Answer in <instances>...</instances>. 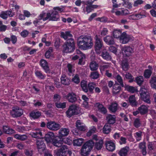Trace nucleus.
<instances>
[{
	"mask_svg": "<svg viewBox=\"0 0 156 156\" xmlns=\"http://www.w3.org/2000/svg\"><path fill=\"white\" fill-rule=\"evenodd\" d=\"M77 44L79 48L81 49L87 50L92 47L93 39L91 36L82 35L78 38Z\"/></svg>",
	"mask_w": 156,
	"mask_h": 156,
	"instance_id": "nucleus-1",
	"label": "nucleus"
},
{
	"mask_svg": "<svg viewBox=\"0 0 156 156\" xmlns=\"http://www.w3.org/2000/svg\"><path fill=\"white\" fill-rule=\"evenodd\" d=\"M81 87L85 93L88 92L93 93V90L96 86V83L93 82H90L87 83V81L83 80L81 82Z\"/></svg>",
	"mask_w": 156,
	"mask_h": 156,
	"instance_id": "nucleus-2",
	"label": "nucleus"
},
{
	"mask_svg": "<svg viewBox=\"0 0 156 156\" xmlns=\"http://www.w3.org/2000/svg\"><path fill=\"white\" fill-rule=\"evenodd\" d=\"M63 51L68 53L73 52L75 49V44L74 40L72 38L68 39L63 46Z\"/></svg>",
	"mask_w": 156,
	"mask_h": 156,
	"instance_id": "nucleus-3",
	"label": "nucleus"
},
{
	"mask_svg": "<svg viewBox=\"0 0 156 156\" xmlns=\"http://www.w3.org/2000/svg\"><path fill=\"white\" fill-rule=\"evenodd\" d=\"M66 113L67 116L70 118L73 115L79 114L80 108L76 105H72L69 106Z\"/></svg>",
	"mask_w": 156,
	"mask_h": 156,
	"instance_id": "nucleus-4",
	"label": "nucleus"
},
{
	"mask_svg": "<svg viewBox=\"0 0 156 156\" xmlns=\"http://www.w3.org/2000/svg\"><path fill=\"white\" fill-rule=\"evenodd\" d=\"M95 43L94 45L95 51L98 54H101V50L102 48L104 47L103 42L99 36L96 35L94 37Z\"/></svg>",
	"mask_w": 156,
	"mask_h": 156,
	"instance_id": "nucleus-5",
	"label": "nucleus"
},
{
	"mask_svg": "<svg viewBox=\"0 0 156 156\" xmlns=\"http://www.w3.org/2000/svg\"><path fill=\"white\" fill-rule=\"evenodd\" d=\"M46 127L50 130L57 131L60 128L61 126L55 121H50L47 123Z\"/></svg>",
	"mask_w": 156,
	"mask_h": 156,
	"instance_id": "nucleus-6",
	"label": "nucleus"
},
{
	"mask_svg": "<svg viewBox=\"0 0 156 156\" xmlns=\"http://www.w3.org/2000/svg\"><path fill=\"white\" fill-rule=\"evenodd\" d=\"M67 149V146L64 145L60 149L57 151H55L54 153L56 156H66Z\"/></svg>",
	"mask_w": 156,
	"mask_h": 156,
	"instance_id": "nucleus-7",
	"label": "nucleus"
},
{
	"mask_svg": "<svg viewBox=\"0 0 156 156\" xmlns=\"http://www.w3.org/2000/svg\"><path fill=\"white\" fill-rule=\"evenodd\" d=\"M23 113V110L18 107L14 108L10 112V114L13 117H17L21 116Z\"/></svg>",
	"mask_w": 156,
	"mask_h": 156,
	"instance_id": "nucleus-8",
	"label": "nucleus"
},
{
	"mask_svg": "<svg viewBox=\"0 0 156 156\" xmlns=\"http://www.w3.org/2000/svg\"><path fill=\"white\" fill-rule=\"evenodd\" d=\"M123 54L126 56H129L133 52V49L129 46H125L121 48Z\"/></svg>",
	"mask_w": 156,
	"mask_h": 156,
	"instance_id": "nucleus-9",
	"label": "nucleus"
},
{
	"mask_svg": "<svg viewBox=\"0 0 156 156\" xmlns=\"http://www.w3.org/2000/svg\"><path fill=\"white\" fill-rule=\"evenodd\" d=\"M65 98L69 102L73 103L75 102L77 98L76 94L73 93H70L65 96Z\"/></svg>",
	"mask_w": 156,
	"mask_h": 156,
	"instance_id": "nucleus-10",
	"label": "nucleus"
},
{
	"mask_svg": "<svg viewBox=\"0 0 156 156\" xmlns=\"http://www.w3.org/2000/svg\"><path fill=\"white\" fill-rule=\"evenodd\" d=\"M52 144L57 147H61L63 144V141L59 136L54 137L52 141Z\"/></svg>",
	"mask_w": 156,
	"mask_h": 156,
	"instance_id": "nucleus-11",
	"label": "nucleus"
},
{
	"mask_svg": "<svg viewBox=\"0 0 156 156\" xmlns=\"http://www.w3.org/2000/svg\"><path fill=\"white\" fill-rule=\"evenodd\" d=\"M50 16L49 17V21H57L59 18L58 12L57 11H52L51 13L49 12Z\"/></svg>",
	"mask_w": 156,
	"mask_h": 156,
	"instance_id": "nucleus-12",
	"label": "nucleus"
},
{
	"mask_svg": "<svg viewBox=\"0 0 156 156\" xmlns=\"http://www.w3.org/2000/svg\"><path fill=\"white\" fill-rule=\"evenodd\" d=\"M95 106L97 108L99 112L104 115L107 114L108 112L107 110L102 104L97 103H96Z\"/></svg>",
	"mask_w": 156,
	"mask_h": 156,
	"instance_id": "nucleus-13",
	"label": "nucleus"
},
{
	"mask_svg": "<svg viewBox=\"0 0 156 156\" xmlns=\"http://www.w3.org/2000/svg\"><path fill=\"white\" fill-rule=\"evenodd\" d=\"M106 149L110 151H113L115 149L114 143L111 141H107L105 142Z\"/></svg>",
	"mask_w": 156,
	"mask_h": 156,
	"instance_id": "nucleus-14",
	"label": "nucleus"
},
{
	"mask_svg": "<svg viewBox=\"0 0 156 156\" xmlns=\"http://www.w3.org/2000/svg\"><path fill=\"white\" fill-rule=\"evenodd\" d=\"M130 38V36L124 32L122 33L120 39L122 44H125L129 41Z\"/></svg>",
	"mask_w": 156,
	"mask_h": 156,
	"instance_id": "nucleus-15",
	"label": "nucleus"
},
{
	"mask_svg": "<svg viewBox=\"0 0 156 156\" xmlns=\"http://www.w3.org/2000/svg\"><path fill=\"white\" fill-rule=\"evenodd\" d=\"M37 147L38 150L43 151L45 148V145L43 140L40 139L36 142Z\"/></svg>",
	"mask_w": 156,
	"mask_h": 156,
	"instance_id": "nucleus-16",
	"label": "nucleus"
},
{
	"mask_svg": "<svg viewBox=\"0 0 156 156\" xmlns=\"http://www.w3.org/2000/svg\"><path fill=\"white\" fill-rule=\"evenodd\" d=\"M129 150V147L126 146L121 148L118 152L120 156H127Z\"/></svg>",
	"mask_w": 156,
	"mask_h": 156,
	"instance_id": "nucleus-17",
	"label": "nucleus"
},
{
	"mask_svg": "<svg viewBox=\"0 0 156 156\" xmlns=\"http://www.w3.org/2000/svg\"><path fill=\"white\" fill-rule=\"evenodd\" d=\"M106 120L107 122V123L109 125L113 124L115 123L116 121V117L115 115L108 114L106 116Z\"/></svg>",
	"mask_w": 156,
	"mask_h": 156,
	"instance_id": "nucleus-18",
	"label": "nucleus"
},
{
	"mask_svg": "<svg viewBox=\"0 0 156 156\" xmlns=\"http://www.w3.org/2000/svg\"><path fill=\"white\" fill-rule=\"evenodd\" d=\"M129 102L130 105L133 107H136L138 105L135 96L134 95H130L128 98Z\"/></svg>",
	"mask_w": 156,
	"mask_h": 156,
	"instance_id": "nucleus-19",
	"label": "nucleus"
},
{
	"mask_svg": "<svg viewBox=\"0 0 156 156\" xmlns=\"http://www.w3.org/2000/svg\"><path fill=\"white\" fill-rule=\"evenodd\" d=\"M100 55L104 59L107 61L111 60L112 58L109 53L106 50H103L101 52Z\"/></svg>",
	"mask_w": 156,
	"mask_h": 156,
	"instance_id": "nucleus-20",
	"label": "nucleus"
},
{
	"mask_svg": "<svg viewBox=\"0 0 156 156\" xmlns=\"http://www.w3.org/2000/svg\"><path fill=\"white\" fill-rule=\"evenodd\" d=\"M69 130L68 128H61L58 131V136L60 137L67 136L69 134Z\"/></svg>",
	"mask_w": 156,
	"mask_h": 156,
	"instance_id": "nucleus-21",
	"label": "nucleus"
},
{
	"mask_svg": "<svg viewBox=\"0 0 156 156\" xmlns=\"http://www.w3.org/2000/svg\"><path fill=\"white\" fill-rule=\"evenodd\" d=\"M40 65L41 66L47 73H49V68L47 62L44 59H41L40 61Z\"/></svg>",
	"mask_w": 156,
	"mask_h": 156,
	"instance_id": "nucleus-22",
	"label": "nucleus"
},
{
	"mask_svg": "<svg viewBox=\"0 0 156 156\" xmlns=\"http://www.w3.org/2000/svg\"><path fill=\"white\" fill-rule=\"evenodd\" d=\"M54 133L52 132H48L45 135L44 139L47 143H49L52 142L54 137Z\"/></svg>",
	"mask_w": 156,
	"mask_h": 156,
	"instance_id": "nucleus-23",
	"label": "nucleus"
},
{
	"mask_svg": "<svg viewBox=\"0 0 156 156\" xmlns=\"http://www.w3.org/2000/svg\"><path fill=\"white\" fill-rule=\"evenodd\" d=\"M121 85L118 83H115L113 85L112 91L114 94L119 93L121 89Z\"/></svg>",
	"mask_w": 156,
	"mask_h": 156,
	"instance_id": "nucleus-24",
	"label": "nucleus"
},
{
	"mask_svg": "<svg viewBox=\"0 0 156 156\" xmlns=\"http://www.w3.org/2000/svg\"><path fill=\"white\" fill-rule=\"evenodd\" d=\"M104 41L108 45L113 44L115 43L114 39L112 36H106L104 38Z\"/></svg>",
	"mask_w": 156,
	"mask_h": 156,
	"instance_id": "nucleus-25",
	"label": "nucleus"
},
{
	"mask_svg": "<svg viewBox=\"0 0 156 156\" xmlns=\"http://www.w3.org/2000/svg\"><path fill=\"white\" fill-rule=\"evenodd\" d=\"M61 37L65 40L68 39L72 38L73 35L69 31H66L65 32H61Z\"/></svg>",
	"mask_w": 156,
	"mask_h": 156,
	"instance_id": "nucleus-26",
	"label": "nucleus"
},
{
	"mask_svg": "<svg viewBox=\"0 0 156 156\" xmlns=\"http://www.w3.org/2000/svg\"><path fill=\"white\" fill-rule=\"evenodd\" d=\"M148 107L145 105H142L138 107V110L140 112V113L141 115L146 114L148 111Z\"/></svg>",
	"mask_w": 156,
	"mask_h": 156,
	"instance_id": "nucleus-27",
	"label": "nucleus"
},
{
	"mask_svg": "<svg viewBox=\"0 0 156 156\" xmlns=\"http://www.w3.org/2000/svg\"><path fill=\"white\" fill-rule=\"evenodd\" d=\"M140 95V98L145 102L147 104L151 103V101L150 99V96L148 93H145V94Z\"/></svg>",
	"mask_w": 156,
	"mask_h": 156,
	"instance_id": "nucleus-28",
	"label": "nucleus"
},
{
	"mask_svg": "<svg viewBox=\"0 0 156 156\" xmlns=\"http://www.w3.org/2000/svg\"><path fill=\"white\" fill-rule=\"evenodd\" d=\"M118 104L115 102L112 103L109 107L108 109L112 112L114 113L118 110Z\"/></svg>",
	"mask_w": 156,
	"mask_h": 156,
	"instance_id": "nucleus-29",
	"label": "nucleus"
},
{
	"mask_svg": "<svg viewBox=\"0 0 156 156\" xmlns=\"http://www.w3.org/2000/svg\"><path fill=\"white\" fill-rule=\"evenodd\" d=\"M76 127L80 131H84L85 130V126L83 123L80 120H78L76 122Z\"/></svg>",
	"mask_w": 156,
	"mask_h": 156,
	"instance_id": "nucleus-30",
	"label": "nucleus"
},
{
	"mask_svg": "<svg viewBox=\"0 0 156 156\" xmlns=\"http://www.w3.org/2000/svg\"><path fill=\"white\" fill-rule=\"evenodd\" d=\"M30 135L32 137L38 138L42 136V134L41 131L38 129L31 133H30Z\"/></svg>",
	"mask_w": 156,
	"mask_h": 156,
	"instance_id": "nucleus-31",
	"label": "nucleus"
},
{
	"mask_svg": "<svg viewBox=\"0 0 156 156\" xmlns=\"http://www.w3.org/2000/svg\"><path fill=\"white\" fill-rule=\"evenodd\" d=\"M99 66L98 64L95 61H92L90 62L89 67L90 69L92 71H94L97 70Z\"/></svg>",
	"mask_w": 156,
	"mask_h": 156,
	"instance_id": "nucleus-32",
	"label": "nucleus"
},
{
	"mask_svg": "<svg viewBox=\"0 0 156 156\" xmlns=\"http://www.w3.org/2000/svg\"><path fill=\"white\" fill-rule=\"evenodd\" d=\"M111 129L110 125L108 123H105L102 129V132L103 133L108 134L111 131Z\"/></svg>",
	"mask_w": 156,
	"mask_h": 156,
	"instance_id": "nucleus-33",
	"label": "nucleus"
},
{
	"mask_svg": "<svg viewBox=\"0 0 156 156\" xmlns=\"http://www.w3.org/2000/svg\"><path fill=\"white\" fill-rule=\"evenodd\" d=\"M30 116L34 119L38 118L41 115V113L39 111H33L30 112Z\"/></svg>",
	"mask_w": 156,
	"mask_h": 156,
	"instance_id": "nucleus-34",
	"label": "nucleus"
},
{
	"mask_svg": "<svg viewBox=\"0 0 156 156\" xmlns=\"http://www.w3.org/2000/svg\"><path fill=\"white\" fill-rule=\"evenodd\" d=\"M94 142L92 140H89L83 145L84 147L89 149L91 151L93 148L94 145Z\"/></svg>",
	"mask_w": 156,
	"mask_h": 156,
	"instance_id": "nucleus-35",
	"label": "nucleus"
},
{
	"mask_svg": "<svg viewBox=\"0 0 156 156\" xmlns=\"http://www.w3.org/2000/svg\"><path fill=\"white\" fill-rule=\"evenodd\" d=\"M103 143V141L102 139H100L98 141L95 142L94 148L98 150H99L102 148Z\"/></svg>",
	"mask_w": 156,
	"mask_h": 156,
	"instance_id": "nucleus-36",
	"label": "nucleus"
},
{
	"mask_svg": "<svg viewBox=\"0 0 156 156\" xmlns=\"http://www.w3.org/2000/svg\"><path fill=\"white\" fill-rule=\"evenodd\" d=\"M61 81L62 84L68 85L69 84L70 80L64 75L61 78Z\"/></svg>",
	"mask_w": 156,
	"mask_h": 156,
	"instance_id": "nucleus-37",
	"label": "nucleus"
},
{
	"mask_svg": "<svg viewBox=\"0 0 156 156\" xmlns=\"http://www.w3.org/2000/svg\"><path fill=\"white\" fill-rule=\"evenodd\" d=\"M3 130L4 132L9 134H11L15 133V131L14 130L6 126H3Z\"/></svg>",
	"mask_w": 156,
	"mask_h": 156,
	"instance_id": "nucleus-38",
	"label": "nucleus"
},
{
	"mask_svg": "<svg viewBox=\"0 0 156 156\" xmlns=\"http://www.w3.org/2000/svg\"><path fill=\"white\" fill-rule=\"evenodd\" d=\"M50 16L49 13H47L42 12L39 16V20L42 19L43 21H45L49 19V17Z\"/></svg>",
	"mask_w": 156,
	"mask_h": 156,
	"instance_id": "nucleus-39",
	"label": "nucleus"
},
{
	"mask_svg": "<svg viewBox=\"0 0 156 156\" xmlns=\"http://www.w3.org/2000/svg\"><path fill=\"white\" fill-rule=\"evenodd\" d=\"M14 137L15 138L21 141H24L27 140L28 138L27 136L25 135H20L19 134H16L14 135Z\"/></svg>",
	"mask_w": 156,
	"mask_h": 156,
	"instance_id": "nucleus-40",
	"label": "nucleus"
},
{
	"mask_svg": "<svg viewBox=\"0 0 156 156\" xmlns=\"http://www.w3.org/2000/svg\"><path fill=\"white\" fill-rule=\"evenodd\" d=\"M83 142V139L82 138L75 139L73 140V144L74 146H80Z\"/></svg>",
	"mask_w": 156,
	"mask_h": 156,
	"instance_id": "nucleus-41",
	"label": "nucleus"
},
{
	"mask_svg": "<svg viewBox=\"0 0 156 156\" xmlns=\"http://www.w3.org/2000/svg\"><path fill=\"white\" fill-rule=\"evenodd\" d=\"M90 151L89 148L88 149L83 146L81 150V154L83 156H87L89 155Z\"/></svg>",
	"mask_w": 156,
	"mask_h": 156,
	"instance_id": "nucleus-42",
	"label": "nucleus"
},
{
	"mask_svg": "<svg viewBox=\"0 0 156 156\" xmlns=\"http://www.w3.org/2000/svg\"><path fill=\"white\" fill-rule=\"evenodd\" d=\"M114 77L115 79L119 83V84L121 85V87H124L122 78L119 74H118L116 76H115Z\"/></svg>",
	"mask_w": 156,
	"mask_h": 156,
	"instance_id": "nucleus-43",
	"label": "nucleus"
},
{
	"mask_svg": "<svg viewBox=\"0 0 156 156\" xmlns=\"http://www.w3.org/2000/svg\"><path fill=\"white\" fill-rule=\"evenodd\" d=\"M148 149L150 151H152L156 148V142H148L147 145Z\"/></svg>",
	"mask_w": 156,
	"mask_h": 156,
	"instance_id": "nucleus-44",
	"label": "nucleus"
},
{
	"mask_svg": "<svg viewBox=\"0 0 156 156\" xmlns=\"http://www.w3.org/2000/svg\"><path fill=\"white\" fill-rule=\"evenodd\" d=\"M121 66L122 69L124 71H127L129 69V65L128 62L126 60H123L122 61Z\"/></svg>",
	"mask_w": 156,
	"mask_h": 156,
	"instance_id": "nucleus-45",
	"label": "nucleus"
},
{
	"mask_svg": "<svg viewBox=\"0 0 156 156\" xmlns=\"http://www.w3.org/2000/svg\"><path fill=\"white\" fill-rule=\"evenodd\" d=\"M100 74L97 71L92 72L90 73V77L91 79H97L99 78Z\"/></svg>",
	"mask_w": 156,
	"mask_h": 156,
	"instance_id": "nucleus-46",
	"label": "nucleus"
},
{
	"mask_svg": "<svg viewBox=\"0 0 156 156\" xmlns=\"http://www.w3.org/2000/svg\"><path fill=\"white\" fill-rule=\"evenodd\" d=\"M113 35L116 38H120L122 34V31L120 30H115L113 32Z\"/></svg>",
	"mask_w": 156,
	"mask_h": 156,
	"instance_id": "nucleus-47",
	"label": "nucleus"
},
{
	"mask_svg": "<svg viewBox=\"0 0 156 156\" xmlns=\"http://www.w3.org/2000/svg\"><path fill=\"white\" fill-rule=\"evenodd\" d=\"M126 88L128 91L132 93H137L138 92L137 88L133 86H126Z\"/></svg>",
	"mask_w": 156,
	"mask_h": 156,
	"instance_id": "nucleus-48",
	"label": "nucleus"
},
{
	"mask_svg": "<svg viewBox=\"0 0 156 156\" xmlns=\"http://www.w3.org/2000/svg\"><path fill=\"white\" fill-rule=\"evenodd\" d=\"M55 105L56 107L58 108L64 109L66 108V103L65 102L62 103L56 102L55 103Z\"/></svg>",
	"mask_w": 156,
	"mask_h": 156,
	"instance_id": "nucleus-49",
	"label": "nucleus"
},
{
	"mask_svg": "<svg viewBox=\"0 0 156 156\" xmlns=\"http://www.w3.org/2000/svg\"><path fill=\"white\" fill-rule=\"evenodd\" d=\"M150 83L151 87L153 88L156 89V77H152L150 80Z\"/></svg>",
	"mask_w": 156,
	"mask_h": 156,
	"instance_id": "nucleus-50",
	"label": "nucleus"
},
{
	"mask_svg": "<svg viewBox=\"0 0 156 156\" xmlns=\"http://www.w3.org/2000/svg\"><path fill=\"white\" fill-rule=\"evenodd\" d=\"M136 81L139 86H140L144 82V78L142 76H140L136 78Z\"/></svg>",
	"mask_w": 156,
	"mask_h": 156,
	"instance_id": "nucleus-51",
	"label": "nucleus"
},
{
	"mask_svg": "<svg viewBox=\"0 0 156 156\" xmlns=\"http://www.w3.org/2000/svg\"><path fill=\"white\" fill-rule=\"evenodd\" d=\"M109 67L108 63H105L100 65V69L101 71H104L105 69H108Z\"/></svg>",
	"mask_w": 156,
	"mask_h": 156,
	"instance_id": "nucleus-52",
	"label": "nucleus"
},
{
	"mask_svg": "<svg viewBox=\"0 0 156 156\" xmlns=\"http://www.w3.org/2000/svg\"><path fill=\"white\" fill-rule=\"evenodd\" d=\"M36 75L39 78L41 79H44L45 78V75L43 74L41 71H37L35 73Z\"/></svg>",
	"mask_w": 156,
	"mask_h": 156,
	"instance_id": "nucleus-53",
	"label": "nucleus"
},
{
	"mask_svg": "<svg viewBox=\"0 0 156 156\" xmlns=\"http://www.w3.org/2000/svg\"><path fill=\"white\" fill-rule=\"evenodd\" d=\"M135 136L137 141H139L141 140L142 136V132L140 131L136 133L134 135Z\"/></svg>",
	"mask_w": 156,
	"mask_h": 156,
	"instance_id": "nucleus-54",
	"label": "nucleus"
},
{
	"mask_svg": "<svg viewBox=\"0 0 156 156\" xmlns=\"http://www.w3.org/2000/svg\"><path fill=\"white\" fill-rule=\"evenodd\" d=\"M152 72L149 69H147L145 70L144 73V76L146 78H148L151 76Z\"/></svg>",
	"mask_w": 156,
	"mask_h": 156,
	"instance_id": "nucleus-55",
	"label": "nucleus"
},
{
	"mask_svg": "<svg viewBox=\"0 0 156 156\" xmlns=\"http://www.w3.org/2000/svg\"><path fill=\"white\" fill-rule=\"evenodd\" d=\"M135 15L136 20H140L146 16V15L145 13L144 14H142L141 12H140V13L136 14Z\"/></svg>",
	"mask_w": 156,
	"mask_h": 156,
	"instance_id": "nucleus-56",
	"label": "nucleus"
},
{
	"mask_svg": "<svg viewBox=\"0 0 156 156\" xmlns=\"http://www.w3.org/2000/svg\"><path fill=\"white\" fill-rule=\"evenodd\" d=\"M52 48L51 47L49 48V49L46 52L45 56L46 58H49L51 55V53L52 52Z\"/></svg>",
	"mask_w": 156,
	"mask_h": 156,
	"instance_id": "nucleus-57",
	"label": "nucleus"
},
{
	"mask_svg": "<svg viewBox=\"0 0 156 156\" xmlns=\"http://www.w3.org/2000/svg\"><path fill=\"white\" fill-rule=\"evenodd\" d=\"M139 92L140 95L141 94L142 96H143L142 94H145V93H147V89L144 86L141 87Z\"/></svg>",
	"mask_w": 156,
	"mask_h": 156,
	"instance_id": "nucleus-58",
	"label": "nucleus"
},
{
	"mask_svg": "<svg viewBox=\"0 0 156 156\" xmlns=\"http://www.w3.org/2000/svg\"><path fill=\"white\" fill-rule=\"evenodd\" d=\"M134 125L136 128H138L140 126V120L138 119H136L134 122Z\"/></svg>",
	"mask_w": 156,
	"mask_h": 156,
	"instance_id": "nucleus-59",
	"label": "nucleus"
},
{
	"mask_svg": "<svg viewBox=\"0 0 156 156\" xmlns=\"http://www.w3.org/2000/svg\"><path fill=\"white\" fill-rule=\"evenodd\" d=\"M53 99L54 102L59 101L61 99V97L59 95L55 94L54 95Z\"/></svg>",
	"mask_w": 156,
	"mask_h": 156,
	"instance_id": "nucleus-60",
	"label": "nucleus"
},
{
	"mask_svg": "<svg viewBox=\"0 0 156 156\" xmlns=\"http://www.w3.org/2000/svg\"><path fill=\"white\" fill-rule=\"evenodd\" d=\"M144 2V1L142 0H137L134 2L133 5L134 7H136L139 5L143 4Z\"/></svg>",
	"mask_w": 156,
	"mask_h": 156,
	"instance_id": "nucleus-61",
	"label": "nucleus"
},
{
	"mask_svg": "<svg viewBox=\"0 0 156 156\" xmlns=\"http://www.w3.org/2000/svg\"><path fill=\"white\" fill-rule=\"evenodd\" d=\"M96 130V128L95 127L93 126L92 128L90 129L87 133V136H90L91 134L95 133Z\"/></svg>",
	"mask_w": 156,
	"mask_h": 156,
	"instance_id": "nucleus-62",
	"label": "nucleus"
},
{
	"mask_svg": "<svg viewBox=\"0 0 156 156\" xmlns=\"http://www.w3.org/2000/svg\"><path fill=\"white\" fill-rule=\"evenodd\" d=\"M72 80L77 84L79 83L80 82V78L79 76L77 74L73 78Z\"/></svg>",
	"mask_w": 156,
	"mask_h": 156,
	"instance_id": "nucleus-63",
	"label": "nucleus"
},
{
	"mask_svg": "<svg viewBox=\"0 0 156 156\" xmlns=\"http://www.w3.org/2000/svg\"><path fill=\"white\" fill-rule=\"evenodd\" d=\"M119 142L121 145L125 144L126 143V139L125 137L121 136L120 137Z\"/></svg>",
	"mask_w": 156,
	"mask_h": 156,
	"instance_id": "nucleus-64",
	"label": "nucleus"
}]
</instances>
